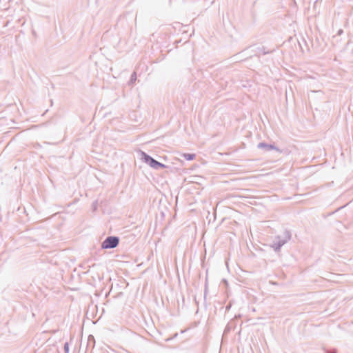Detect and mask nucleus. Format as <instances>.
Instances as JSON below:
<instances>
[{
    "instance_id": "nucleus-14",
    "label": "nucleus",
    "mask_w": 353,
    "mask_h": 353,
    "mask_svg": "<svg viewBox=\"0 0 353 353\" xmlns=\"http://www.w3.org/2000/svg\"><path fill=\"white\" fill-rule=\"evenodd\" d=\"M343 32V30L340 29L338 30V34H341Z\"/></svg>"
},
{
    "instance_id": "nucleus-5",
    "label": "nucleus",
    "mask_w": 353,
    "mask_h": 353,
    "mask_svg": "<svg viewBox=\"0 0 353 353\" xmlns=\"http://www.w3.org/2000/svg\"><path fill=\"white\" fill-rule=\"evenodd\" d=\"M182 157L187 161H192L195 159L196 154L194 153H183Z\"/></svg>"
},
{
    "instance_id": "nucleus-11",
    "label": "nucleus",
    "mask_w": 353,
    "mask_h": 353,
    "mask_svg": "<svg viewBox=\"0 0 353 353\" xmlns=\"http://www.w3.org/2000/svg\"><path fill=\"white\" fill-rule=\"evenodd\" d=\"M232 305V303L231 301L228 303V304L225 306V312H228L230 310L231 307Z\"/></svg>"
},
{
    "instance_id": "nucleus-2",
    "label": "nucleus",
    "mask_w": 353,
    "mask_h": 353,
    "mask_svg": "<svg viewBox=\"0 0 353 353\" xmlns=\"http://www.w3.org/2000/svg\"><path fill=\"white\" fill-rule=\"evenodd\" d=\"M292 234L290 230H285L283 232V236H276L275 237V241H274L272 248L274 249L275 252L280 251L281 247L285 244L288 241L291 239Z\"/></svg>"
},
{
    "instance_id": "nucleus-3",
    "label": "nucleus",
    "mask_w": 353,
    "mask_h": 353,
    "mask_svg": "<svg viewBox=\"0 0 353 353\" xmlns=\"http://www.w3.org/2000/svg\"><path fill=\"white\" fill-rule=\"evenodd\" d=\"M120 239L117 236H108L101 243L102 249H113L118 246Z\"/></svg>"
},
{
    "instance_id": "nucleus-8",
    "label": "nucleus",
    "mask_w": 353,
    "mask_h": 353,
    "mask_svg": "<svg viewBox=\"0 0 353 353\" xmlns=\"http://www.w3.org/2000/svg\"><path fill=\"white\" fill-rule=\"evenodd\" d=\"M63 350L65 353H69L70 347H69V343L65 342L64 343Z\"/></svg>"
},
{
    "instance_id": "nucleus-12",
    "label": "nucleus",
    "mask_w": 353,
    "mask_h": 353,
    "mask_svg": "<svg viewBox=\"0 0 353 353\" xmlns=\"http://www.w3.org/2000/svg\"><path fill=\"white\" fill-rule=\"evenodd\" d=\"M230 327L229 325H228L225 328L224 333H227V332H230Z\"/></svg>"
},
{
    "instance_id": "nucleus-13",
    "label": "nucleus",
    "mask_w": 353,
    "mask_h": 353,
    "mask_svg": "<svg viewBox=\"0 0 353 353\" xmlns=\"http://www.w3.org/2000/svg\"><path fill=\"white\" fill-rule=\"evenodd\" d=\"M177 336H178V334H177V333H176V334H174V336H173L172 338L167 339L165 341H170L171 339H174V338L176 337Z\"/></svg>"
},
{
    "instance_id": "nucleus-10",
    "label": "nucleus",
    "mask_w": 353,
    "mask_h": 353,
    "mask_svg": "<svg viewBox=\"0 0 353 353\" xmlns=\"http://www.w3.org/2000/svg\"><path fill=\"white\" fill-rule=\"evenodd\" d=\"M207 293H208V283L206 281L205 284V290H204V300H205V299H206Z\"/></svg>"
},
{
    "instance_id": "nucleus-9",
    "label": "nucleus",
    "mask_w": 353,
    "mask_h": 353,
    "mask_svg": "<svg viewBox=\"0 0 353 353\" xmlns=\"http://www.w3.org/2000/svg\"><path fill=\"white\" fill-rule=\"evenodd\" d=\"M323 350L325 351V353H337V350L335 348H332V349H330V350H327V349L324 348Z\"/></svg>"
},
{
    "instance_id": "nucleus-6",
    "label": "nucleus",
    "mask_w": 353,
    "mask_h": 353,
    "mask_svg": "<svg viewBox=\"0 0 353 353\" xmlns=\"http://www.w3.org/2000/svg\"><path fill=\"white\" fill-rule=\"evenodd\" d=\"M259 51L261 52L263 55L272 53L275 51V49L273 50H267L265 47L262 46L261 48H258Z\"/></svg>"
},
{
    "instance_id": "nucleus-7",
    "label": "nucleus",
    "mask_w": 353,
    "mask_h": 353,
    "mask_svg": "<svg viewBox=\"0 0 353 353\" xmlns=\"http://www.w3.org/2000/svg\"><path fill=\"white\" fill-rule=\"evenodd\" d=\"M137 73L135 72H133L130 76V80L128 81V84L129 85L134 84L135 83V81H137Z\"/></svg>"
},
{
    "instance_id": "nucleus-1",
    "label": "nucleus",
    "mask_w": 353,
    "mask_h": 353,
    "mask_svg": "<svg viewBox=\"0 0 353 353\" xmlns=\"http://www.w3.org/2000/svg\"><path fill=\"white\" fill-rule=\"evenodd\" d=\"M141 159L142 161L149 165L151 168L155 170H161L168 168V165L157 161L152 157L145 152L144 151L139 150Z\"/></svg>"
},
{
    "instance_id": "nucleus-4",
    "label": "nucleus",
    "mask_w": 353,
    "mask_h": 353,
    "mask_svg": "<svg viewBox=\"0 0 353 353\" xmlns=\"http://www.w3.org/2000/svg\"><path fill=\"white\" fill-rule=\"evenodd\" d=\"M257 148L261 149V150H264L265 152L275 150L279 153L282 152V150L280 148H279L277 146H276L275 144L267 143L265 142H260L259 143H258Z\"/></svg>"
}]
</instances>
